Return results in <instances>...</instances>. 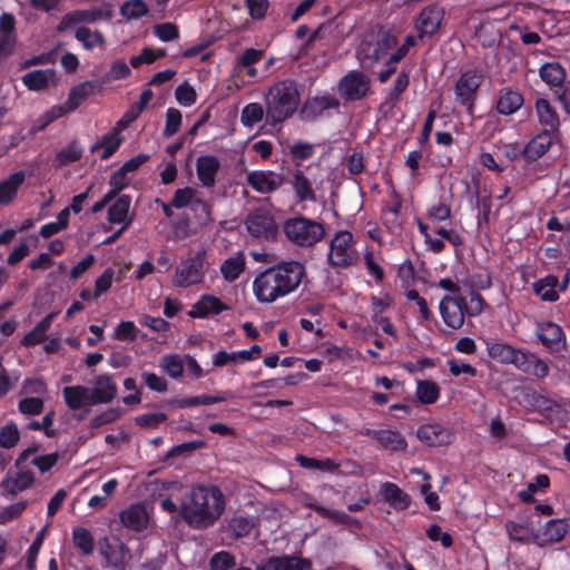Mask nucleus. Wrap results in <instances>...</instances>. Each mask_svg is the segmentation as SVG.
<instances>
[{"mask_svg": "<svg viewBox=\"0 0 570 570\" xmlns=\"http://www.w3.org/2000/svg\"><path fill=\"white\" fill-rule=\"evenodd\" d=\"M148 6L144 0H128L120 7V14L127 20H135L147 16Z\"/></svg>", "mask_w": 570, "mask_h": 570, "instance_id": "603ef678", "label": "nucleus"}, {"mask_svg": "<svg viewBox=\"0 0 570 570\" xmlns=\"http://www.w3.org/2000/svg\"><path fill=\"white\" fill-rule=\"evenodd\" d=\"M119 519L124 527L132 531H142L147 527L149 518L145 505L136 503L121 511Z\"/></svg>", "mask_w": 570, "mask_h": 570, "instance_id": "5701e85b", "label": "nucleus"}, {"mask_svg": "<svg viewBox=\"0 0 570 570\" xmlns=\"http://www.w3.org/2000/svg\"><path fill=\"white\" fill-rule=\"evenodd\" d=\"M338 107V101L331 95H323L312 98L304 106L303 112L306 118H315L328 109Z\"/></svg>", "mask_w": 570, "mask_h": 570, "instance_id": "4c0bfd02", "label": "nucleus"}, {"mask_svg": "<svg viewBox=\"0 0 570 570\" xmlns=\"http://www.w3.org/2000/svg\"><path fill=\"white\" fill-rule=\"evenodd\" d=\"M257 570H313L309 559L296 554L269 557L257 566Z\"/></svg>", "mask_w": 570, "mask_h": 570, "instance_id": "dca6fc26", "label": "nucleus"}, {"mask_svg": "<svg viewBox=\"0 0 570 570\" xmlns=\"http://www.w3.org/2000/svg\"><path fill=\"white\" fill-rule=\"evenodd\" d=\"M534 335L552 354L561 353L567 348V336L563 328L552 321L537 322Z\"/></svg>", "mask_w": 570, "mask_h": 570, "instance_id": "9d476101", "label": "nucleus"}, {"mask_svg": "<svg viewBox=\"0 0 570 570\" xmlns=\"http://www.w3.org/2000/svg\"><path fill=\"white\" fill-rule=\"evenodd\" d=\"M264 109L259 104H248L242 111V122L245 126L252 127L263 119Z\"/></svg>", "mask_w": 570, "mask_h": 570, "instance_id": "338daca9", "label": "nucleus"}, {"mask_svg": "<svg viewBox=\"0 0 570 570\" xmlns=\"http://www.w3.org/2000/svg\"><path fill=\"white\" fill-rule=\"evenodd\" d=\"M444 11L438 6H426L415 20L414 28L420 38L435 35L442 23Z\"/></svg>", "mask_w": 570, "mask_h": 570, "instance_id": "2eb2a0df", "label": "nucleus"}, {"mask_svg": "<svg viewBox=\"0 0 570 570\" xmlns=\"http://www.w3.org/2000/svg\"><path fill=\"white\" fill-rule=\"evenodd\" d=\"M523 105V96L518 90L504 88L500 91L497 109L501 115H512Z\"/></svg>", "mask_w": 570, "mask_h": 570, "instance_id": "c9c22d12", "label": "nucleus"}, {"mask_svg": "<svg viewBox=\"0 0 570 570\" xmlns=\"http://www.w3.org/2000/svg\"><path fill=\"white\" fill-rule=\"evenodd\" d=\"M82 150L77 145H67L56 156L55 165L57 167L67 166L80 159Z\"/></svg>", "mask_w": 570, "mask_h": 570, "instance_id": "13d9d810", "label": "nucleus"}, {"mask_svg": "<svg viewBox=\"0 0 570 570\" xmlns=\"http://www.w3.org/2000/svg\"><path fill=\"white\" fill-rule=\"evenodd\" d=\"M559 285L558 276L549 274L532 284L533 293L543 302L553 303L559 299L557 286Z\"/></svg>", "mask_w": 570, "mask_h": 570, "instance_id": "473e14b6", "label": "nucleus"}, {"mask_svg": "<svg viewBox=\"0 0 570 570\" xmlns=\"http://www.w3.org/2000/svg\"><path fill=\"white\" fill-rule=\"evenodd\" d=\"M292 185L299 202L315 200V193L312 188V184L302 171L298 170L294 174Z\"/></svg>", "mask_w": 570, "mask_h": 570, "instance_id": "a18cd8bd", "label": "nucleus"}, {"mask_svg": "<svg viewBox=\"0 0 570 570\" xmlns=\"http://www.w3.org/2000/svg\"><path fill=\"white\" fill-rule=\"evenodd\" d=\"M308 508L315 511L320 517L327 518L337 524H348L352 521H354V518L346 514L345 512L338 510H331L318 503H309Z\"/></svg>", "mask_w": 570, "mask_h": 570, "instance_id": "864d4df0", "label": "nucleus"}, {"mask_svg": "<svg viewBox=\"0 0 570 570\" xmlns=\"http://www.w3.org/2000/svg\"><path fill=\"white\" fill-rule=\"evenodd\" d=\"M298 104L299 95L295 82H277L266 97V118L272 124L282 122L296 111Z\"/></svg>", "mask_w": 570, "mask_h": 570, "instance_id": "20e7f679", "label": "nucleus"}, {"mask_svg": "<svg viewBox=\"0 0 570 570\" xmlns=\"http://www.w3.org/2000/svg\"><path fill=\"white\" fill-rule=\"evenodd\" d=\"M415 46L412 36H406L403 43H399V35L395 31L374 28L364 33L357 48V58L364 67H373L377 62L387 65V69L379 73V80L386 82L395 72V63L402 60L410 48Z\"/></svg>", "mask_w": 570, "mask_h": 570, "instance_id": "f257e3e1", "label": "nucleus"}, {"mask_svg": "<svg viewBox=\"0 0 570 570\" xmlns=\"http://www.w3.org/2000/svg\"><path fill=\"white\" fill-rule=\"evenodd\" d=\"M522 351L523 348H517L507 343H487V352L492 360L502 364H511L514 367L517 366V360L519 361V356L522 353Z\"/></svg>", "mask_w": 570, "mask_h": 570, "instance_id": "b1692460", "label": "nucleus"}, {"mask_svg": "<svg viewBox=\"0 0 570 570\" xmlns=\"http://www.w3.org/2000/svg\"><path fill=\"white\" fill-rule=\"evenodd\" d=\"M72 541L75 547L83 556H90L95 549V539L91 532L83 527H76L72 529Z\"/></svg>", "mask_w": 570, "mask_h": 570, "instance_id": "c03bdc74", "label": "nucleus"}, {"mask_svg": "<svg viewBox=\"0 0 570 570\" xmlns=\"http://www.w3.org/2000/svg\"><path fill=\"white\" fill-rule=\"evenodd\" d=\"M550 487V478L546 473L538 474L534 480L528 483L527 489L518 492V498L524 503L534 502V493Z\"/></svg>", "mask_w": 570, "mask_h": 570, "instance_id": "49530a36", "label": "nucleus"}, {"mask_svg": "<svg viewBox=\"0 0 570 570\" xmlns=\"http://www.w3.org/2000/svg\"><path fill=\"white\" fill-rule=\"evenodd\" d=\"M541 79L549 86H560L566 78V71L561 65L557 62L544 63L540 68Z\"/></svg>", "mask_w": 570, "mask_h": 570, "instance_id": "de8ad7c7", "label": "nucleus"}, {"mask_svg": "<svg viewBox=\"0 0 570 570\" xmlns=\"http://www.w3.org/2000/svg\"><path fill=\"white\" fill-rule=\"evenodd\" d=\"M283 232L291 243L299 247H312L325 236L323 224L304 216L286 219Z\"/></svg>", "mask_w": 570, "mask_h": 570, "instance_id": "39448f33", "label": "nucleus"}, {"mask_svg": "<svg viewBox=\"0 0 570 570\" xmlns=\"http://www.w3.org/2000/svg\"><path fill=\"white\" fill-rule=\"evenodd\" d=\"M137 337V327L132 321H121L114 332V338L121 342H134Z\"/></svg>", "mask_w": 570, "mask_h": 570, "instance_id": "e2e57ef3", "label": "nucleus"}, {"mask_svg": "<svg viewBox=\"0 0 570 570\" xmlns=\"http://www.w3.org/2000/svg\"><path fill=\"white\" fill-rule=\"evenodd\" d=\"M117 395V385L111 375L100 374L97 376L94 389L90 391L91 404H106Z\"/></svg>", "mask_w": 570, "mask_h": 570, "instance_id": "412c9836", "label": "nucleus"}, {"mask_svg": "<svg viewBox=\"0 0 570 570\" xmlns=\"http://www.w3.org/2000/svg\"><path fill=\"white\" fill-rule=\"evenodd\" d=\"M484 306L485 299L478 291H471L469 302H466V298L464 297L463 307L468 316L475 317L481 315L484 311Z\"/></svg>", "mask_w": 570, "mask_h": 570, "instance_id": "bf43d9fd", "label": "nucleus"}, {"mask_svg": "<svg viewBox=\"0 0 570 570\" xmlns=\"http://www.w3.org/2000/svg\"><path fill=\"white\" fill-rule=\"evenodd\" d=\"M348 173L351 175H361L365 170V157L362 150H353L351 155H347L344 160Z\"/></svg>", "mask_w": 570, "mask_h": 570, "instance_id": "680f3d73", "label": "nucleus"}, {"mask_svg": "<svg viewBox=\"0 0 570 570\" xmlns=\"http://www.w3.org/2000/svg\"><path fill=\"white\" fill-rule=\"evenodd\" d=\"M381 492L384 500L397 511L406 510L411 504L410 495L393 482L383 483Z\"/></svg>", "mask_w": 570, "mask_h": 570, "instance_id": "72a5a7b5", "label": "nucleus"}, {"mask_svg": "<svg viewBox=\"0 0 570 570\" xmlns=\"http://www.w3.org/2000/svg\"><path fill=\"white\" fill-rule=\"evenodd\" d=\"M364 435L375 440L380 449L401 452L407 448L405 438L399 431L366 429Z\"/></svg>", "mask_w": 570, "mask_h": 570, "instance_id": "aec40b11", "label": "nucleus"}, {"mask_svg": "<svg viewBox=\"0 0 570 570\" xmlns=\"http://www.w3.org/2000/svg\"><path fill=\"white\" fill-rule=\"evenodd\" d=\"M24 180L26 173L19 170L0 181V206H6L13 202L18 189L22 186Z\"/></svg>", "mask_w": 570, "mask_h": 570, "instance_id": "2f4dec72", "label": "nucleus"}, {"mask_svg": "<svg viewBox=\"0 0 570 570\" xmlns=\"http://www.w3.org/2000/svg\"><path fill=\"white\" fill-rule=\"evenodd\" d=\"M550 147L551 145H511V150H508L507 155L512 160L524 158L531 163L542 157Z\"/></svg>", "mask_w": 570, "mask_h": 570, "instance_id": "e433bc0d", "label": "nucleus"}, {"mask_svg": "<svg viewBox=\"0 0 570 570\" xmlns=\"http://www.w3.org/2000/svg\"><path fill=\"white\" fill-rule=\"evenodd\" d=\"M58 312H50L46 315L32 331L28 332L21 340V344L26 347H32L43 343L47 340V332L52 325Z\"/></svg>", "mask_w": 570, "mask_h": 570, "instance_id": "c85d7f7f", "label": "nucleus"}, {"mask_svg": "<svg viewBox=\"0 0 570 570\" xmlns=\"http://www.w3.org/2000/svg\"><path fill=\"white\" fill-rule=\"evenodd\" d=\"M21 80L29 90L40 91L56 85L58 79L53 69H39L24 73Z\"/></svg>", "mask_w": 570, "mask_h": 570, "instance_id": "393cba45", "label": "nucleus"}, {"mask_svg": "<svg viewBox=\"0 0 570 570\" xmlns=\"http://www.w3.org/2000/svg\"><path fill=\"white\" fill-rule=\"evenodd\" d=\"M131 197L129 195H120L114 204L108 208V220L111 224H124L128 227L132 218L129 217Z\"/></svg>", "mask_w": 570, "mask_h": 570, "instance_id": "f704fd0d", "label": "nucleus"}, {"mask_svg": "<svg viewBox=\"0 0 570 570\" xmlns=\"http://www.w3.org/2000/svg\"><path fill=\"white\" fill-rule=\"evenodd\" d=\"M416 396L423 404H433L440 397V387L433 381H420L416 387Z\"/></svg>", "mask_w": 570, "mask_h": 570, "instance_id": "8fccbe9b", "label": "nucleus"}, {"mask_svg": "<svg viewBox=\"0 0 570 570\" xmlns=\"http://www.w3.org/2000/svg\"><path fill=\"white\" fill-rule=\"evenodd\" d=\"M353 235L347 230L338 232L330 243L328 263L335 267H347L354 261L352 249Z\"/></svg>", "mask_w": 570, "mask_h": 570, "instance_id": "ddd939ff", "label": "nucleus"}, {"mask_svg": "<svg viewBox=\"0 0 570 570\" xmlns=\"http://www.w3.org/2000/svg\"><path fill=\"white\" fill-rule=\"evenodd\" d=\"M235 566L236 559L228 551L216 552L209 560L210 570H234Z\"/></svg>", "mask_w": 570, "mask_h": 570, "instance_id": "4d7b16f0", "label": "nucleus"}, {"mask_svg": "<svg viewBox=\"0 0 570 570\" xmlns=\"http://www.w3.org/2000/svg\"><path fill=\"white\" fill-rule=\"evenodd\" d=\"M76 39L86 50L102 48L106 43L105 37L100 31H91L86 27H80L75 31Z\"/></svg>", "mask_w": 570, "mask_h": 570, "instance_id": "37998d69", "label": "nucleus"}, {"mask_svg": "<svg viewBox=\"0 0 570 570\" xmlns=\"http://www.w3.org/2000/svg\"><path fill=\"white\" fill-rule=\"evenodd\" d=\"M463 306L464 296L462 295L452 296L446 294L441 298L439 312L449 332H455L463 326L466 315Z\"/></svg>", "mask_w": 570, "mask_h": 570, "instance_id": "1a4fd4ad", "label": "nucleus"}, {"mask_svg": "<svg viewBox=\"0 0 570 570\" xmlns=\"http://www.w3.org/2000/svg\"><path fill=\"white\" fill-rule=\"evenodd\" d=\"M337 88L340 96L345 100H360L367 95L371 79L365 73L353 70L342 77Z\"/></svg>", "mask_w": 570, "mask_h": 570, "instance_id": "f8f14e48", "label": "nucleus"}, {"mask_svg": "<svg viewBox=\"0 0 570 570\" xmlns=\"http://www.w3.org/2000/svg\"><path fill=\"white\" fill-rule=\"evenodd\" d=\"M227 308L228 306L218 297L204 294L188 311V316L191 318H206L209 314L218 315Z\"/></svg>", "mask_w": 570, "mask_h": 570, "instance_id": "4be33fe9", "label": "nucleus"}, {"mask_svg": "<svg viewBox=\"0 0 570 570\" xmlns=\"http://www.w3.org/2000/svg\"><path fill=\"white\" fill-rule=\"evenodd\" d=\"M205 259L206 253L203 249L183 259L175 269L173 277L174 286L187 288L203 283L205 278Z\"/></svg>", "mask_w": 570, "mask_h": 570, "instance_id": "423d86ee", "label": "nucleus"}, {"mask_svg": "<svg viewBox=\"0 0 570 570\" xmlns=\"http://www.w3.org/2000/svg\"><path fill=\"white\" fill-rule=\"evenodd\" d=\"M219 169V161L215 156H200L197 159V177L204 187H213Z\"/></svg>", "mask_w": 570, "mask_h": 570, "instance_id": "cd10ccee", "label": "nucleus"}, {"mask_svg": "<svg viewBox=\"0 0 570 570\" xmlns=\"http://www.w3.org/2000/svg\"><path fill=\"white\" fill-rule=\"evenodd\" d=\"M306 276L305 266L297 261H282L258 273L253 282V292L262 304H272L294 293Z\"/></svg>", "mask_w": 570, "mask_h": 570, "instance_id": "f03ea898", "label": "nucleus"}, {"mask_svg": "<svg viewBox=\"0 0 570 570\" xmlns=\"http://www.w3.org/2000/svg\"><path fill=\"white\" fill-rule=\"evenodd\" d=\"M225 505V495L217 485L197 484L183 498L179 515L189 528L204 530L217 522Z\"/></svg>", "mask_w": 570, "mask_h": 570, "instance_id": "7ed1b4c3", "label": "nucleus"}, {"mask_svg": "<svg viewBox=\"0 0 570 570\" xmlns=\"http://www.w3.org/2000/svg\"><path fill=\"white\" fill-rule=\"evenodd\" d=\"M483 78V73L475 68L463 71L454 83L455 100L471 108Z\"/></svg>", "mask_w": 570, "mask_h": 570, "instance_id": "6e6552de", "label": "nucleus"}, {"mask_svg": "<svg viewBox=\"0 0 570 570\" xmlns=\"http://www.w3.org/2000/svg\"><path fill=\"white\" fill-rule=\"evenodd\" d=\"M14 26L16 19L11 13L0 16V58L8 56L14 47Z\"/></svg>", "mask_w": 570, "mask_h": 570, "instance_id": "bb28decb", "label": "nucleus"}, {"mask_svg": "<svg viewBox=\"0 0 570 570\" xmlns=\"http://www.w3.org/2000/svg\"><path fill=\"white\" fill-rule=\"evenodd\" d=\"M20 440L18 426L13 422H9L0 428V446L3 449H12Z\"/></svg>", "mask_w": 570, "mask_h": 570, "instance_id": "5fc2aeb1", "label": "nucleus"}, {"mask_svg": "<svg viewBox=\"0 0 570 570\" xmlns=\"http://www.w3.org/2000/svg\"><path fill=\"white\" fill-rule=\"evenodd\" d=\"M45 403L40 397H24L18 403V410L24 415H38L43 411Z\"/></svg>", "mask_w": 570, "mask_h": 570, "instance_id": "0e129e2a", "label": "nucleus"}, {"mask_svg": "<svg viewBox=\"0 0 570 570\" xmlns=\"http://www.w3.org/2000/svg\"><path fill=\"white\" fill-rule=\"evenodd\" d=\"M92 91H94V83L91 81H85V82H81V83L72 87L70 89L68 98L63 105L53 106L50 110H48L45 114V116H43V118L46 119L45 125L77 109L80 106V104L92 94Z\"/></svg>", "mask_w": 570, "mask_h": 570, "instance_id": "9b49d317", "label": "nucleus"}, {"mask_svg": "<svg viewBox=\"0 0 570 570\" xmlns=\"http://www.w3.org/2000/svg\"><path fill=\"white\" fill-rule=\"evenodd\" d=\"M35 482V475L30 470H19L16 473V476L7 475L2 482L1 487L7 495L13 497L19 491H23L28 489Z\"/></svg>", "mask_w": 570, "mask_h": 570, "instance_id": "7c9ffc66", "label": "nucleus"}, {"mask_svg": "<svg viewBox=\"0 0 570 570\" xmlns=\"http://www.w3.org/2000/svg\"><path fill=\"white\" fill-rule=\"evenodd\" d=\"M244 224L248 234L256 239L274 240L278 233L274 215L264 208L253 209Z\"/></svg>", "mask_w": 570, "mask_h": 570, "instance_id": "0eeeda50", "label": "nucleus"}, {"mask_svg": "<svg viewBox=\"0 0 570 570\" xmlns=\"http://www.w3.org/2000/svg\"><path fill=\"white\" fill-rule=\"evenodd\" d=\"M534 107L538 120L544 127L543 134L549 135L550 139H552V135L559 126V117L557 111L544 98H539L535 101Z\"/></svg>", "mask_w": 570, "mask_h": 570, "instance_id": "a878e982", "label": "nucleus"}, {"mask_svg": "<svg viewBox=\"0 0 570 570\" xmlns=\"http://www.w3.org/2000/svg\"><path fill=\"white\" fill-rule=\"evenodd\" d=\"M197 197L195 196V191L190 187L178 188L170 200V205L175 208H184L186 206H191L193 202Z\"/></svg>", "mask_w": 570, "mask_h": 570, "instance_id": "774afa93", "label": "nucleus"}, {"mask_svg": "<svg viewBox=\"0 0 570 570\" xmlns=\"http://www.w3.org/2000/svg\"><path fill=\"white\" fill-rule=\"evenodd\" d=\"M112 18V7L104 4L101 8L91 10H77L65 14L59 22L58 31H66L80 23H94L99 20L109 21Z\"/></svg>", "mask_w": 570, "mask_h": 570, "instance_id": "4468645a", "label": "nucleus"}, {"mask_svg": "<svg viewBox=\"0 0 570 570\" xmlns=\"http://www.w3.org/2000/svg\"><path fill=\"white\" fill-rule=\"evenodd\" d=\"M246 265L245 256L242 252L228 257L220 265V273L225 281L235 282L244 272Z\"/></svg>", "mask_w": 570, "mask_h": 570, "instance_id": "ea45409f", "label": "nucleus"}, {"mask_svg": "<svg viewBox=\"0 0 570 570\" xmlns=\"http://www.w3.org/2000/svg\"><path fill=\"white\" fill-rule=\"evenodd\" d=\"M295 461L301 468L307 470H320L327 473H335L340 469V464L332 459L318 460L316 458H308L303 454H297Z\"/></svg>", "mask_w": 570, "mask_h": 570, "instance_id": "a19ab883", "label": "nucleus"}, {"mask_svg": "<svg viewBox=\"0 0 570 570\" xmlns=\"http://www.w3.org/2000/svg\"><path fill=\"white\" fill-rule=\"evenodd\" d=\"M417 439L428 446H444L452 443L453 433L439 423L423 424L416 431Z\"/></svg>", "mask_w": 570, "mask_h": 570, "instance_id": "f3484780", "label": "nucleus"}, {"mask_svg": "<svg viewBox=\"0 0 570 570\" xmlns=\"http://www.w3.org/2000/svg\"><path fill=\"white\" fill-rule=\"evenodd\" d=\"M154 94L151 90H144L139 97V101L134 106L117 124L115 131L125 129L132 120H135L145 107L151 101Z\"/></svg>", "mask_w": 570, "mask_h": 570, "instance_id": "79ce46f5", "label": "nucleus"}, {"mask_svg": "<svg viewBox=\"0 0 570 570\" xmlns=\"http://www.w3.org/2000/svg\"><path fill=\"white\" fill-rule=\"evenodd\" d=\"M550 361L539 357L535 353L523 350L517 360L515 368L527 375L539 380L546 379L550 373Z\"/></svg>", "mask_w": 570, "mask_h": 570, "instance_id": "a211bd4d", "label": "nucleus"}, {"mask_svg": "<svg viewBox=\"0 0 570 570\" xmlns=\"http://www.w3.org/2000/svg\"><path fill=\"white\" fill-rule=\"evenodd\" d=\"M175 98L180 106L190 107L197 100V92L189 82L184 81L176 88Z\"/></svg>", "mask_w": 570, "mask_h": 570, "instance_id": "6e6d98bb", "label": "nucleus"}, {"mask_svg": "<svg viewBox=\"0 0 570 570\" xmlns=\"http://www.w3.org/2000/svg\"><path fill=\"white\" fill-rule=\"evenodd\" d=\"M190 210L194 213V217L200 227H207L214 222V218L212 217V205L202 198L197 197L193 202Z\"/></svg>", "mask_w": 570, "mask_h": 570, "instance_id": "3c124183", "label": "nucleus"}, {"mask_svg": "<svg viewBox=\"0 0 570 570\" xmlns=\"http://www.w3.org/2000/svg\"><path fill=\"white\" fill-rule=\"evenodd\" d=\"M255 525V518L244 514H235L229 522L230 531L236 538L248 535Z\"/></svg>", "mask_w": 570, "mask_h": 570, "instance_id": "09e8293b", "label": "nucleus"}, {"mask_svg": "<svg viewBox=\"0 0 570 570\" xmlns=\"http://www.w3.org/2000/svg\"><path fill=\"white\" fill-rule=\"evenodd\" d=\"M505 529L511 541L523 543L529 539L530 528L525 524L514 521H507Z\"/></svg>", "mask_w": 570, "mask_h": 570, "instance_id": "69168bd1", "label": "nucleus"}, {"mask_svg": "<svg viewBox=\"0 0 570 570\" xmlns=\"http://www.w3.org/2000/svg\"><path fill=\"white\" fill-rule=\"evenodd\" d=\"M569 530L567 519H551L544 524L542 535L547 542L557 543L564 539Z\"/></svg>", "mask_w": 570, "mask_h": 570, "instance_id": "58836bf2", "label": "nucleus"}, {"mask_svg": "<svg viewBox=\"0 0 570 570\" xmlns=\"http://www.w3.org/2000/svg\"><path fill=\"white\" fill-rule=\"evenodd\" d=\"M284 183L281 174L271 170H254L247 175V184L257 193L269 194Z\"/></svg>", "mask_w": 570, "mask_h": 570, "instance_id": "6ab92c4d", "label": "nucleus"}, {"mask_svg": "<svg viewBox=\"0 0 570 570\" xmlns=\"http://www.w3.org/2000/svg\"><path fill=\"white\" fill-rule=\"evenodd\" d=\"M155 36L163 42H169L178 39L179 29L173 22H164L154 26Z\"/></svg>", "mask_w": 570, "mask_h": 570, "instance_id": "052dcab7", "label": "nucleus"}, {"mask_svg": "<svg viewBox=\"0 0 570 570\" xmlns=\"http://www.w3.org/2000/svg\"><path fill=\"white\" fill-rule=\"evenodd\" d=\"M62 394L66 405L72 411L92 405L90 402V390L83 385L65 386Z\"/></svg>", "mask_w": 570, "mask_h": 570, "instance_id": "c756f323", "label": "nucleus"}]
</instances>
